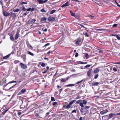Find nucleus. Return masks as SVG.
<instances>
[{
  "mask_svg": "<svg viewBox=\"0 0 120 120\" xmlns=\"http://www.w3.org/2000/svg\"><path fill=\"white\" fill-rule=\"evenodd\" d=\"M76 100H72L70 102L69 104H68L67 105H64L63 106V108L64 109H68L69 108H73V106H71L75 102Z\"/></svg>",
  "mask_w": 120,
  "mask_h": 120,
  "instance_id": "obj_1",
  "label": "nucleus"
},
{
  "mask_svg": "<svg viewBox=\"0 0 120 120\" xmlns=\"http://www.w3.org/2000/svg\"><path fill=\"white\" fill-rule=\"evenodd\" d=\"M115 114L112 113H111L109 114V116L108 115H106L104 116H102V118L103 120V117H108V119H109L111 118L114 115H115Z\"/></svg>",
  "mask_w": 120,
  "mask_h": 120,
  "instance_id": "obj_2",
  "label": "nucleus"
},
{
  "mask_svg": "<svg viewBox=\"0 0 120 120\" xmlns=\"http://www.w3.org/2000/svg\"><path fill=\"white\" fill-rule=\"evenodd\" d=\"M82 101L80 102L79 103V105L81 107H84L83 104H86L87 103V101L86 100H82Z\"/></svg>",
  "mask_w": 120,
  "mask_h": 120,
  "instance_id": "obj_3",
  "label": "nucleus"
},
{
  "mask_svg": "<svg viewBox=\"0 0 120 120\" xmlns=\"http://www.w3.org/2000/svg\"><path fill=\"white\" fill-rule=\"evenodd\" d=\"M2 8H3V14L5 16H9L10 15V13H9L7 12L6 11H5V10L4 9V8L3 7V6H2Z\"/></svg>",
  "mask_w": 120,
  "mask_h": 120,
  "instance_id": "obj_4",
  "label": "nucleus"
},
{
  "mask_svg": "<svg viewBox=\"0 0 120 120\" xmlns=\"http://www.w3.org/2000/svg\"><path fill=\"white\" fill-rule=\"evenodd\" d=\"M108 112V110L107 109L102 110L100 112V113L101 115H104Z\"/></svg>",
  "mask_w": 120,
  "mask_h": 120,
  "instance_id": "obj_5",
  "label": "nucleus"
},
{
  "mask_svg": "<svg viewBox=\"0 0 120 120\" xmlns=\"http://www.w3.org/2000/svg\"><path fill=\"white\" fill-rule=\"evenodd\" d=\"M20 65L21 66V67L22 68L25 69L27 68V66L26 65L22 63H21Z\"/></svg>",
  "mask_w": 120,
  "mask_h": 120,
  "instance_id": "obj_6",
  "label": "nucleus"
},
{
  "mask_svg": "<svg viewBox=\"0 0 120 120\" xmlns=\"http://www.w3.org/2000/svg\"><path fill=\"white\" fill-rule=\"evenodd\" d=\"M55 18L53 17L49 16L48 19V21L49 22H53L55 20Z\"/></svg>",
  "mask_w": 120,
  "mask_h": 120,
  "instance_id": "obj_7",
  "label": "nucleus"
},
{
  "mask_svg": "<svg viewBox=\"0 0 120 120\" xmlns=\"http://www.w3.org/2000/svg\"><path fill=\"white\" fill-rule=\"evenodd\" d=\"M26 91V90L24 89H22L18 93V95H20L23 94Z\"/></svg>",
  "mask_w": 120,
  "mask_h": 120,
  "instance_id": "obj_8",
  "label": "nucleus"
},
{
  "mask_svg": "<svg viewBox=\"0 0 120 120\" xmlns=\"http://www.w3.org/2000/svg\"><path fill=\"white\" fill-rule=\"evenodd\" d=\"M100 68V67H99L98 68H94V73H97L98 72L100 71L99 68Z\"/></svg>",
  "mask_w": 120,
  "mask_h": 120,
  "instance_id": "obj_9",
  "label": "nucleus"
},
{
  "mask_svg": "<svg viewBox=\"0 0 120 120\" xmlns=\"http://www.w3.org/2000/svg\"><path fill=\"white\" fill-rule=\"evenodd\" d=\"M19 31H17L15 37V39L16 40H17L18 39L19 37Z\"/></svg>",
  "mask_w": 120,
  "mask_h": 120,
  "instance_id": "obj_10",
  "label": "nucleus"
},
{
  "mask_svg": "<svg viewBox=\"0 0 120 120\" xmlns=\"http://www.w3.org/2000/svg\"><path fill=\"white\" fill-rule=\"evenodd\" d=\"M48 1V0H45L44 1L43 0H39L38 1L39 3V4H42L46 3Z\"/></svg>",
  "mask_w": 120,
  "mask_h": 120,
  "instance_id": "obj_11",
  "label": "nucleus"
},
{
  "mask_svg": "<svg viewBox=\"0 0 120 120\" xmlns=\"http://www.w3.org/2000/svg\"><path fill=\"white\" fill-rule=\"evenodd\" d=\"M80 110L81 113L82 114L85 112H87L86 110L84 108H81V109H80Z\"/></svg>",
  "mask_w": 120,
  "mask_h": 120,
  "instance_id": "obj_12",
  "label": "nucleus"
},
{
  "mask_svg": "<svg viewBox=\"0 0 120 120\" xmlns=\"http://www.w3.org/2000/svg\"><path fill=\"white\" fill-rule=\"evenodd\" d=\"M69 2L68 1L65 4H63L61 6V7H64L68 6L69 4H68Z\"/></svg>",
  "mask_w": 120,
  "mask_h": 120,
  "instance_id": "obj_13",
  "label": "nucleus"
},
{
  "mask_svg": "<svg viewBox=\"0 0 120 120\" xmlns=\"http://www.w3.org/2000/svg\"><path fill=\"white\" fill-rule=\"evenodd\" d=\"M81 41V39L80 38H78L76 42L75 43L76 44H78Z\"/></svg>",
  "mask_w": 120,
  "mask_h": 120,
  "instance_id": "obj_14",
  "label": "nucleus"
},
{
  "mask_svg": "<svg viewBox=\"0 0 120 120\" xmlns=\"http://www.w3.org/2000/svg\"><path fill=\"white\" fill-rule=\"evenodd\" d=\"M92 69L90 70L87 72V75L89 76H90L91 75Z\"/></svg>",
  "mask_w": 120,
  "mask_h": 120,
  "instance_id": "obj_15",
  "label": "nucleus"
},
{
  "mask_svg": "<svg viewBox=\"0 0 120 120\" xmlns=\"http://www.w3.org/2000/svg\"><path fill=\"white\" fill-rule=\"evenodd\" d=\"M10 38L11 40L12 41H14L15 40L14 38L12 35H10Z\"/></svg>",
  "mask_w": 120,
  "mask_h": 120,
  "instance_id": "obj_16",
  "label": "nucleus"
},
{
  "mask_svg": "<svg viewBox=\"0 0 120 120\" xmlns=\"http://www.w3.org/2000/svg\"><path fill=\"white\" fill-rule=\"evenodd\" d=\"M10 54L5 56H4L3 57V59H5L8 58L10 56Z\"/></svg>",
  "mask_w": 120,
  "mask_h": 120,
  "instance_id": "obj_17",
  "label": "nucleus"
},
{
  "mask_svg": "<svg viewBox=\"0 0 120 120\" xmlns=\"http://www.w3.org/2000/svg\"><path fill=\"white\" fill-rule=\"evenodd\" d=\"M47 18L45 17H43L41 18V20L43 21H45L47 20Z\"/></svg>",
  "mask_w": 120,
  "mask_h": 120,
  "instance_id": "obj_18",
  "label": "nucleus"
},
{
  "mask_svg": "<svg viewBox=\"0 0 120 120\" xmlns=\"http://www.w3.org/2000/svg\"><path fill=\"white\" fill-rule=\"evenodd\" d=\"M11 16L13 18H15V17L16 15V14L15 13H11Z\"/></svg>",
  "mask_w": 120,
  "mask_h": 120,
  "instance_id": "obj_19",
  "label": "nucleus"
},
{
  "mask_svg": "<svg viewBox=\"0 0 120 120\" xmlns=\"http://www.w3.org/2000/svg\"><path fill=\"white\" fill-rule=\"evenodd\" d=\"M90 106H87L85 107L84 108V109H85L86 110V112H87V109H88L89 108H90Z\"/></svg>",
  "mask_w": 120,
  "mask_h": 120,
  "instance_id": "obj_20",
  "label": "nucleus"
},
{
  "mask_svg": "<svg viewBox=\"0 0 120 120\" xmlns=\"http://www.w3.org/2000/svg\"><path fill=\"white\" fill-rule=\"evenodd\" d=\"M97 30L104 31L105 30V29H97Z\"/></svg>",
  "mask_w": 120,
  "mask_h": 120,
  "instance_id": "obj_21",
  "label": "nucleus"
},
{
  "mask_svg": "<svg viewBox=\"0 0 120 120\" xmlns=\"http://www.w3.org/2000/svg\"><path fill=\"white\" fill-rule=\"evenodd\" d=\"M99 84V83L98 82H96L94 83H92V85L93 86H97Z\"/></svg>",
  "mask_w": 120,
  "mask_h": 120,
  "instance_id": "obj_22",
  "label": "nucleus"
},
{
  "mask_svg": "<svg viewBox=\"0 0 120 120\" xmlns=\"http://www.w3.org/2000/svg\"><path fill=\"white\" fill-rule=\"evenodd\" d=\"M56 11V10H52L50 12V13L51 14H53Z\"/></svg>",
  "mask_w": 120,
  "mask_h": 120,
  "instance_id": "obj_23",
  "label": "nucleus"
},
{
  "mask_svg": "<svg viewBox=\"0 0 120 120\" xmlns=\"http://www.w3.org/2000/svg\"><path fill=\"white\" fill-rule=\"evenodd\" d=\"M16 82V81H11L9 83L6 84V85H5V86H6L8 85V84L9 83H12L13 82Z\"/></svg>",
  "mask_w": 120,
  "mask_h": 120,
  "instance_id": "obj_24",
  "label": "nucleus"
},
{
  "mask_svg": "<svg viewBox=\"0 0 120 120\" xmlns=\"http://www.w3.org/2000/svg\"><path fill=\"white\" fill-rule=\"evenodd\" d=\"M28 54H29L31 56H33L34 55V54L33 53H32L29 51H28L27 52Z\"/></svg>",
  "mask_w": 120,
  "mask_h": 120,
  "instance_id": "obj_25",
  "label": "nucleus"
},
{
  "mask_svg": "<svg viewBox=\"0 0 120 120\" xmlns=\"http://www.w3.org/2000/svg\"><path fill=\"white\" fill-rule=\"evenodd\" d=\"M36 21V20L35 19H32L31 22V23H33L35 22Z\"/></svg>",
  "mask_w": 120,
  "mask_h": 120,
  "instance_id": "obj_26",
  "label": "nucleus"
},
{
  "mask_svg": "<svg viewBox=\"0 0 120 120\" xmlns=\"http://www.w3.org/2000/svg\"><path fill=\"white\" fill-rule=\"evenodd\" d=\"M85 57H86V59H88V56H89V55H88V54H87V53H85Z\"/></svg>",
  "mask_w": 120,
  "mask_h": 120,
  "instance_id": "obj_27",
  "label": "nucleus"
},
{
  "mask_svg": "<svg viewBox=\"0 0 120 120\" xmlns=\"http://www.w3.org/2000/svg\"><path fill=\"white\" fill-rule=\"evenodd\" d=\"M8 110V109L5 110H4L3 112H2V115H4L5 114V113Z\"/></svg>",
  "mask_w": 120,
  "mask_h": 120,
  "instance_id": "obj_28",
  "label": "nucleus"
},
{
  "mask_svg": "<svg viewBox=\"0 0 120 120\" xmlns=\"http://www.w3.org/2000/svg\"><path fill=\"white\" fill-rule=\"evenodd\" d=\"M83 80L84 79H83L81 81L77 82L76 83V84H79L80 83L82 82L83 81Z\"/></svg>",
  "mask_w": 120,
  "mask_h": 120,
  "instance_id": "obj_29",
  "label": "nucleus"
},
{
  "mask_svg": "<svg viewBox=\"0 0 120 120\" xmlns=\"http://www.w3.org/2000/svg\"><path fill=\"white\" fill-rule=\"evenodd\" d=\"M115 37L117 38L118 40H120V37L118 35L116 34Z\"/></svg>",
  "mask_w": 120,
  "mask_h": 120,
  "instance_id": "obj_30",
  "label": "nucleus"
},
{
  "mask_svg": "<svg viewBox=\"0 0 120 120\" xmlns=\"http://www.w3.org/2000/svg\"><path fill=\"white\" fill-rule=\"evenodd\" d=\"M79 63H80V64H85L87 63V62H83L79 61Z\"/></svg>",
  "mask_w": 120,
  "mask_h": 120,
  "instance_id": "obj_31",
  "label": "nucleus"
},
{
  "mask_svg": "<svg viewBox=\"0 0 120 120\" xmlns=\"http://www.w3.org/2000/svg\"><path fill=\"white\" fill-rule=\"evenodd\" d=\"M74 85L73 84H70L68 85H66L65 86H73Z\"/></svg>",
  "mask_w": 120,
  "mask_h": 120,
  "instance_id": "obj_32",
  "label": "nucleus"
},
{
  "mask_svg": "<svg viewBox=\"0 0 120 120\" xmlns=\"http://www.w3.org/2000/svg\"><path fill=\"white\" fill-rule=\"evenodd\" d=\"M19 11V9H17L15 10L14 9L13 10V11L14 12H18Z\"/></svg>",
  "mask_w": 120,
  "mask_h": 120,
  "instance_id": "obj_33",
  "label": "nucleus"
},
{
  "mask_svg": "<svg viewBox=\"0 0 120 120\" xmlns=\"http://www.w3.org/2000/svg\"><path fill=\"white\" fill-rule=\"evenodd\" d=\"M92 64L90 65H87L85 67V68H87L90 67L92 65Z\"/></svg>",
  "mask_w": 120,
  "mask_h": 120,
  "instance_id": "obj_34",
  "label": "nucleus"
},
{
  "mask_svg": "<svg viewBox=\"0 0 120 120\" xmlns=\"http://www.w3.org/2000/svg\"><path fill=\"white\" fill-rule=\"evenodd\" d=\"M82 100H80L78 101H77L76 103H79H79L80 102H82Z\"/></svg>",
  "mask_w": 120,
  "mask_h": 120,
  "instance_id": "obj_35",
  "label": "nucleus"
},
{
  "mask_svg": "<svg viewBox=\"0 0 120 120\" xmlns=\"http://www.w3.org/2000/svg\"><path fill=\"white\" fill-rule=\"evenodd\" d=\"M40 11L41 12H47L44 9H42Z\"/></svg>",
  "mask_w": 120,
  "mask_h": 120,
  "instance_id": "obj_36",
  "label": "nucleus"
},
{
  "mask_svg": "<svg viewBox=\"0 0 120 120\" xmlns=\"http://www.w3.org/2000/svg\"><path fill=\"white\" fill-rule=\"evenodd\" d=\"M50 45V44L49 43H48L47 44H46L43 47H46L48 45Z\"/></svg>",
  "mask_w": 120,
  "mask_h": 120,
  "instance_id": "obj_37",
  "label": "nucleus"
},
{
  "mask_svg": "<svg viewBox=\"0 0 120 120\" xmlns=\"http://www.w3.org/2000/svg\"><path fill=\"white\" fill-rule=\"evenodd\" d=\"M77 110L76 109H74L71 112V113H76Z\"/></svg>",
  "mask_w": 120,
  "mask_h": 120,
  "instance_id": "obj_38",
  "label": "nucleus"
},
{
  "mask_svg": "<svg viewBox=\"0 0 120 120\" xmlns=\"http://www.w3.org/2000/svg\"><path fill=\"white\" fill-rule=\"evenodd\" d=\"M98 74H97L96 75H95L94 78L95 79H96L98 76Z\"/></svg>",
  "mask_w": 120,
  "mask_h": 120,
  "instance_id": "obj_39",
  "label": "nucleus"
},
{
  "mask_svg": "<svg viewBox=\"0 0 120 120\" xmlns=\"http://www.w3.org/2000/svg\"><path fill=\"white\" fill-rule=\"evenodd\" d=\"M57 102H54L53 103L52 105L53 106H55V105H57Z\"/></svg>",
  "mask_w": 120,
  "mask_h": 120,
  "instance_id": "obj_40",
  "label": "nucleus"
},
{
  "mask_svg": "<svg viewBox=\"0 0 120 120\" xmlns=\"http://www.w3.org/2000/svg\"><path fill=\"white\" fill-rule=\"evenodd\" d=\"M88 16L90 17L91 19H93L94 17V16H92L90 15H89Z\"/></svg>",
  "mask_w": 120,
  "mask_h": 120,
  "instance_id": "obj_41",
  "label": "nucleus"
},
{
  "mask_svg": "<svg viewBox=\"0 0 120 120\" xmlns=\"http://www.w3.org/2000/svg\"><path fill=\"white\" fill-rule=\"evenodd\" d=\"M51 101H55V98H54L52 97H51Z\"/></svg>",
  "mask_w": 120,
  "mask_h": 120,
  "instance_id": "obj_42",
  "label": "nucleus"
},
{
  "mask_svg": "<svg viewBox=\"0 0 120 120\" xmlns=\"http://www.w3.org/2000/svg\"><path fill=\"white\" fill-rule=\"evenodd\" d=\"M41 66L42 67H44L45 66V65L44 63H42L41 64Z\"/></svg>",
  "mask_w": 120,
  "mask_h": 120,
  "instance_id": "obj_43",
  "label": "nucleus"
},
{
  "mask_svg": "<svg viewBox=\"0 0 120 120\" xmlns=\"http://www.w3.org/2000/svg\"><path fill=\"white\" fill-rule=\"evenodd\" d=\"M48 102V101H44L43 102V105H45V104L47 103Z\"/></svg>",
  "mask_w": 120,
  "mask_h": 120,
  "instance_id": "obj_44",
  "label": "nucleus"
},
{
  "mask_svg": "<svg viewBox=\"0 0 120 120\" xmlns=\"http://www.w3.org/2000/svg\"><path fill=\"white\" fill-rule=\"evenodd\" d=\"M67 80V79H62L61 81L62 82H65Z\"/></svg>",
  "mask_w": 120,
  "mask_h": 120,
  "instance_id": "obj_45",
  "label": "nucleus"
},
{
  "mask_svg": "<svg viewBox=\"0 0 120 120\" xmlns=\"http://www.w3.org/2000/svg\"><path fill=\"white\" fill-rule=\"evenodd\" d=\"M54 51V50H53V51H49L47 53V54H50V53H52V52H53Z\"/></svg>",
  "mask_w": 120,
  "mask_h": 120,
  "instance_id": "obj_46",
  "label": "nucleus"
},
{
  "mask_svg": "<svg viewBox=\"0 0 120 120\" xmlns=\"http://www.w3.org/2000/svg\"><path fill=\"white\" fill-rule=\"evenodd\" d=\"M113 70L114 71V72L116 71L117 70V69L115 67H114L113 68Z\"/></svg>",
  "mask_w": 120,
  "mask_h": 120,
  "instance_id": "obj_47",
  "label": "nucleus"
},
{
  "mask_svg": "<svg viewBox=\"0 0 120 120\" xmlns=\"http://www.w3.org/2000/svg\"><path fill=\"white\" fill-rule=\"evenodd\" d=\"M31 8H28V9H26V10L27 11H30L31 10Z\"/></svg>",
  "mask_w": 120,
  "mask_h": 120,
  "instance_id": "obj_48",
  "label": "nucleus"
},
{
  "mask_svg": "<svg viewBox=\"0 0 120 120\" xmlns=\"http://www.w3.org/2000/svg\"><path fill=\"white\" fill-rule=\"evenodd\" d=\"M81 97L79 96H78L75 99H78L80 98Z\"/></svg>",
  "mask_w": 120,
  "mask_h": 120,
  "instance_id": "obj_49",
  "label": "nucleus"
},
{
  "mask_svg": "<svg viewBox=\"0 0 120 120\" xmlns=\"http://www.w3.org/2000/svg\"><path fill=\"white\" fill-rule=\"evenodd\" d=\"M75 17L77 19H78L79 18V16L78 15H75Z\"/></svg>",
  "mask_w": 120,
  "mask_h": 120,
  "instance_id": "obj_50",
  "label": "nucleus"
},
{
  "mask_svg": "<svg viewBox=\"0 0 120 120\" xmlns=\"http://www.w3.org/2000/svg\"><path fill=\"white\" fill-rule=\"evenodd\" d=\"M117 26V24H114L112 26V27H116Z\"/></svg>",
  "mask_w": 120,
  "mask_h": 120,
  "instance_id": "obj_51",
  "label": "nucleus"
},
{
  "mask_svg": "<svg viewBox=\"0 0 120 120\" xmlns=\"http://www.w3.org/2000/svg\"><path fill=\"white\" fill-rule=\"evenodd\" d=\"M29 12L26 11V12L24 14V15H26L28 14Z\"/></svg>",
  "mask_w": 120,
  "mask_h": 120,
  "instance_id": "obj_52",
  "label": "nucleus"
},
{
  "mask_svg": "<svg viewBox=\"0 0 120 120\" xmlns=\"http://www.w3.org/2000/svg\"><path fill=\"white\" fill-rule=\"evenodd\" d=\"M27 2H22L21 3V4H27Z\"/></svg>",
  "mask_w": 120,
  "mask_h": 120,
  "instance_id": "obj_53",
  "label": "nucleus"
},
{
  "mask_svg": "<svg viewBox=\"0 0 120 120\" xmlns=\"http://www.w3.org/2000/svg\"><path fill=\"white\" fill-rule=\"evenodd\" d=\"M26 9L25 7H23L22 8V10L23 11H25L26 10Z\"/></svg>",
  "mask_w": 120,
  "mask_h": 120,
  "instance_id": "obj_54",
  "label": "nucleus"
},
{
  "mask_svg": "<svg viewBox=\"0 0 120 120\" xmlns=\"http://www.w3.org/2000/svg\"><path fill=\"white\" fill-rule=\"evenodd\" d=\"M78 56V54L77 52H76L75 55V57H77Z\"/></svg>",
  "mask_w": 120,
  "mask_h": 120,
  "instance_id": "obj_55",
  "label": "nucleus"
},
{
  "mask_svg": "<svg viewBox=\"0 0 120 120\" xmlns=\"http://www.w3.org/2000/svg\"><path fill=\"white\" fill-rule=\"evenodd\" d=\"M16 85V84H15V85H14L13 86H12V87H10L9 89V90H10L12 88H13L14 86H15V85Z\"/></svg>",
  "mask_w": 120,
  "mask_h": 120,
  "instance_id": "obj_56",
  "label": "nucleus"
},
{
  "mask_svg": "<svg viewBox=\"0 0 120 120\" xmlns=\"http://www.w3.org/2000/svg\"><path fill=\"white\" fill-rule=\"evenodd\" d=\"M71 15L72 16H75V14L73 12L71 13Z\"/></svg>",
  "mask_w": 120,
  "mask_h": 120,
  "instance_id": "obj_57",
  "label": "nucleus"
},
{
  "mask_svg": "<svg viewBox=\"0 0 120 120\" xmlns=\"http://www.w3.org/2000/svg\"><path fill=\"white\" fill-rule=\"evenodd\" d=\"M85 35L86 36L89 37V35L87 34V33H85Z\"/></svg>",
  "mask_w": 120,
  "mask_h": 120,
  "instance_id": "obj_58",
  "label": "nucleus"
},
{
  "mask_svg": "<svg viewBox=\"0 0 120 120\" xmlns=\"http://www.w3.org/2000/svg\"><path fill=\"white\" fill-rule=\"evenodd\" d=\"M79 25L81 26L83 28H85V27H84V26L83 25L80 24H79Z\"/></svg>",
  "mask_w": 120,
  "mask_h": 120,
  "instance_id": "obj_59",
  "label": "nucleus"
},
{
  "mask_svg": "<svg viewBox=\"0 0 120 120\" xmlns=\"http://www.w3.org/2000/svg\"><path fill=\"white\" fill-rule=\"evenodd\" d=\"M47 29H45L43 30V31L44 32H46L47 31Z\"/></svg>",
  "mask_w": 120,
  "mask_h": 120,
  "instance_id": "obj_60",
  "label": "nucleus"
},
{
  "mask_svg": "<svg viewBox=\"0 0 120 120\" xmlns=\"http://www.w3.org/2000/svg\"><path fill=\"white\" fill-rule=\"evenodd\" d=\"M99 51L98 52L99 53L101 52V53H102L103 52L101 51V50H99Z\"/></svg>",
  "mask_w": 120,
  "mask_h": 120,
  "instance_id": "obj_61",
  "label": "nucleus"
},
{
  "mask_svg": "<svg viewBox=\"0 0 120 120\" xmlns=\"http://www.w3.org/2000/svg\"><path fill=\"white\" fill-rule=\"evenodd\" d=\"M21 112H19L18 113V115H20L21 114Z\"/></svg>",
  "mask_w": 120,
  "mask_h": 120,
  "instance_id": "obj_62",
  "label": "nucleus"
},
{
  "mask_svg": "<svg viewBox=\"0 0 120 120\" xmlns=\"http://www.w3.org/2000/svg\"><path fill=\"white\" fill-rule=\"evenodd\" d=\"M79 120H82V117H80Z\"/></svg>",
  "mask_w": 120,
  "mask_h": 120,
  "instance_id": "obj_63",
  "label": "nucleus"
},
{
  "mask_svg": "<svg viewBox=\"0 0 120 120\" xmlns=\"http://www.w3.org/2000/svg\"><path fill=\"white\" fill-rule=\"evenodd\" d=\"M117 6L119 7H120V5H119L118 3H117Z\"/></svg>",
  "mask_w": 120,
  "mask_h": 120,
  "instance_id": "obj_64",
  "label": "nucleus"
}]
</instances>
